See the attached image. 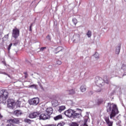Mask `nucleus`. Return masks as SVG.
<instances>
[{
    "instance_id": "nucleus-1",
    "label": "nucleus",
    "mask_w": 126,
    "mask_h": 126,
    "mask_svg": "<svg viewBox=\"0 0 126 126\" xmlns=\"http://www.w3.org/2000/svg\"><path fill=\"white\" fill-rule=\"evenodd\" d=\"M106 108L107 113L111 112L110 114L109 115L110 119H111V120L114 119L116 115H118V114L120 113V111H119V109L117 107V105L116 104L108 103Z\"/></svg>"
},
{
    "instance_id": "nucleus-2",
    "label": "nucleus",
    "mask_w": 126,
    "mask_h": 126,
    "mask_svg": "<svg viewBox=\"0 0 126 126\" xmlns=\"http://www.w3.org/2000/svg\"><path fill=\"white\" fill-rule=\"evenodd\" d=\"M8 98V92L6 90L0 91V104H5Z\"/></svg>"
},
{
    "instance_id": "nucleus-3",
    "label": "nucleus",
    "mask_w": 126,
    "mask_h": 126,
    "mask_svg": "<svg viewBox=\"0 0 126 126\" xmlns=\"http://www.w3.org/2000/svg\"><path fill=\"white\" fill-rule=\"evenodd\" d=\"M20 35V31L19 29L17 28L16 27H15L12 30V37L14 38V39H17L19 35Z\"/></svg>"
},
{
    "instance_id": "nucleus-4",
    "label": "nucleus",
    "mask_w": 126,
    "mask_h": 126,
    "mask_svg": "<svg viewBox=\"0 0 126 126\" xmlns=\"http://www.w3.org/2000/svg\"><path fill=\"white\" fill-rule=\"evenodd\" d=\"M39 102H40V99L38 97L32 98L29 101L30 105H34V106H37L39 104Z\"/></svg>"
},
{
    "instance_id": "nucleus-5",
    "label": "nucleus",
    "mask_w": 126,
    "mask_h": 126,
    "mask_svg": "<svg viewBox=\"0 0 126 126\" xmlns=\"http://www.w3.org/2000/svg\"><path fill=\"white\" fill-rule=\"evenodd\" d=\"M95 82L97 86H102L103 83H104V80L100 77H96L95 78Z\"/></svg>"
},
{
    "instance_id": "nucleus-6",
    "label": "nucleus",
    "mask_w": 126,
    "mask_h": 126,
    "mask_svg": "<svg viewBox=\"0 0 126 126\" xmlns=\"http://www.w3.org/2000/svg\"><path fill=\"white\" fill-rule=\"evenodd\" d=\"M15 106V101L11 98L7 100V106L10 109H13V107Z\"/></svg>"
},
{
    "instance_id": "nucleus-7",
    "label": "nucleus",
    "mask_w": 126,
    "mask_h": 126,
    "mask_svg": "<svg viewBox=\"0 0 126 126\" xmlns=\"http://www.w3.org/2000/svg\"><path fill=\"white\" fill-rule=\"evenodd\" d=\"M39 115L40 113H39V112H34L30 113L28 117L30 119H35L37 118V117H39Z\"/></svg>"
},
{
    "instance_id": "nucleus-8",
    "label": "nucleus",
    "mask_w": 126,
    "mask_h": 126,
    "mask_svg": "<svg viewBox=\"0 0 126 126\" xmlns=\"http://www.w3.org/2000/svg\"><path fill=\"white\" fill-rule=\"evenodd\" d=\"M49 119H50V116H49V114H47V113H42L39 115V120L45 121Z\"/></svg>"
},
{
    "instance_id": "nucleus-9",
    "label": "nucleus",
    "mask_w": 126,
    "mask_h": 126,
    "mask_svg": "<svg viewBox=\"0 0 126 126\" xmlns=\"http://www.w3.org/2000/svg\"><path fill=\"white\" fill-rule=\"evenodd\" d=\"M7 123H12V124H15L16 125H19L20 124V121L18 118H14L7 120Z\"/></svg>"
},
{
    "instance_id": "nucleus-10",
    "label": "nucleus",
    "mask_w": 126,
    "mask_h": 126,
    "mask_svg": "<svg viewBox=\"0 0 126 126\" xmlns=\"http://www.w3.org/2000/svg\"><path fill=\"white\" fill-rule=\"evenodd\" d=\"M64 115L66 116V117H68L69 118H71L72 117L73 114H74L73 110L72 109H68L67 111H65L64 112Z\"/></svg>"
},
{
    "instance_id": "nucleus-11",
    "label": "nucleus",
    "mask_w": 126,
    "mask_h": 126,
    "mask_svg": "<svg viewBox=\"0 0 126 126\" xmlns=\"http://www.w3.org/2000/svg\"><path fill=\"white\" fill-rule=\"evenodd\" d=\"M104 120H105L108 126H113L114 122L110 121V119L109 118V117H105L104 118Z\"/></svg>"
},
{
    "instance_id": "nucleus-12",
    "label": "nucleus",
    "mask_w": 126,
    "mask_h": 126,
    "mask_svg": "<svg viewBox=\"0 0 126 126\" xmlns=\"http://www.w3.org/2000/svg\"><path fill=\"white\" fill-rule=\"evenodd\" d=\"M53 108L52 107H48L46 109V112L47 113V115H49V117L53 114Z\"/></svg>"
},
{
    "instance_id": "nucleus-13",
    "label": "nucleus",
    "mask_w": 126,
    "mask_h": 126,
    "mask_svg": "<svg viewBox=\"0 0 126 126\" xmlns=\"http://www.w3.org/2000/svg\"><path fill=\"white\" fill-rule=\"evenodd\" d=\"M14 115H15V116H17V117H19V116H21L22 115V112H21V110H15L13 112Z\"/></svg>"
},
{
    "instance_id": "nucleus-14",
    "label": "nucleus",
    "mask_w": 126,
    "mask_h": 126,
    "mask_svg": "<svg viewBox=\"0 0 126 126\" xmlns=\"http://www.w3.org/2000/svg\"><path fill=\"white\" fill-rule=\"evenodd\" d=\"M63 50V47L62 46H59L55 49V54H58V53H60V52H62Z\"/></svg>"
},
{
    "instance_id": "nucleus-15",
    "label": "nucleus",
    "mask_w": 126,
    "mask_h": 126,
    "mask_svg": "<svg viewBox=\"0 0 126 126\" xmlns=\"http://www.w3.org/2000/svg\"><path fill=\"white\" fill-rule=\"evenodd\" d=\"M54 121H59V120H62L63 119V115H59L54 117Z\"/></svg>"
},
{
    "instance_id": "nucleus-16",
    "label": "nucleus",
    "mask_w": 126,
    "mask_h": 126,
    "mask_svg": "<svg viewBox=\"0 0 126 126\" xmlns=\"http://www.w3.org/2000/svg\"><path fill=\"white\" fill-rule=\"evenodd\" d=\"M69 95H74L75 94V91L74 89H71L67 91Z\"/></svg>"
},
{
    "instance_id": "nucleus-17",
    "label": "nucleus",
    "mask_w": 126,
    "mask_h": 126,
    "mask_svg": "<svg viewBox=\"0 0 126 126\" xmlns=\"http://www.w3.org/2000/svg\"><path fill=\"white\" fill-rule=\"evenodd\" d=\"M64 110H65V106H59L58 112H59V113H62V112H63V111H64Z\"/></svg>"
},
{
    "instance_id": "nucleus-18",
    "label": "nucleus",
    "mask_w": 126,
    "mask_h": 126,
    "mask_svg": "<svg viewBox=\"0 0 126 126\" xmlns=\"http://www.w3.org/2000/svg\"><path fill=\"white\" fill-rule=\"evenodd\" d=\"M80 89L81 92H85V91H86V85H82L80 87Z\"/></svg>"
},
{
    "instance_id": "nucleus-19",
    "label": "nucleus",
    "mask_w": 126,
    "mask_h": 126,
    "mask_svg": "<svg viewBox=\"0 0 126 126\" xmlns=\"http://www.w3.org/2000/svg\"><path fill=\"white\" fill-rule=\"evenodd\" d=\"M17 106H18V107H23V102L21 101L18 100L17 101Z\"/></svg>"
},
{
    "instance_id": "nucleus-20",
    "label": "nucleus",
    "mask_w": 126,
    "mask_h": 126,
    "mask_svg": "<svg viewBox=\"0 0 126 126\" xmlns=\"http://www.w3.org/2000/svg\"><path fill=\"white\" fill-rule=\"evenodd\" d=\"M120 51H121V45L117 47V49H116V54L117 55H119V54H120Z\"/></svg>"
},
{
    "instance_id": "nucleus-21",
    "label": "nucleus",
    "mask_w": 126,
    "mask_h": 126,
    "mask_svg": "<svg viewBox=\"0 0 126 126\" xmlns=\"http://www.w3.org/2000/svg\"><path fill=\"white\" fill-rule=\"evenodd\" d=\"M25 123H27L28 124H31L32 123V120L26 118L24 119Z\"/></svg>"
},
{
    "instance_id": "nucleus-22",
    "label": "nucleus",
    "mask_w": 126,
    "mask_h": 126,
    "mask_svg": "<svg viewBox=\"0 0 126 126\" xmlns=\"http://www.w3.org/2000/svg\"><path fill=\"white\" fill-rule=\"evenodd\" d=\"M52 104L53 105V106H57L58 105V100H53L51 102Z\"/></svg>"
},
{
    "instance_id": "nucleus-23",
    "label": "nucleus",
    "mask_w": 126,
    "mask_h": 126,
    "mask_svg": "<svg viewBox=\"0 0 126 126\" xmlns=\"http://www.w3.org/2000/svg\"><path fill=\"white\" fill-rule=\"evenodd\" d=\"M92 32H91V31H88V32H87V36H88V37H89V38H90V37H91V36H92Z\"/></svg>"
},
{
    "instance_id": "nucleus-24",
    "label": "nucleus",
    "mask_w": 126,
    "mask_h": 126,
    "mask_svg": "<svg viewBox=\"0 0 126 126\" xmlns=\"http://www.w3.org/2000/svg\"><path fill=\"white\" fill-rule=\"evenodd\" d=\"M73 113L72 114V117H78L79 116V114L75 113V111L73 110Z\"/></svg>"
},
{
    "instance_id": "nucleus-25",
    "label": "nucleus",
    "mask_w": 126,
    "mask_h": 126,
    "mask_svg": "<svg viewBox=\"0 0 126 126\" xmlns=\"http://www.w3.org/2000/svg\"><path fill=\"white\" fill-rule=\"evenodd\" d=\"M104 102V100L103 99H99L98 100L97 103L98 105H100L101 103H103Z\"/></svg>"
},
{
    "instance_id": "nucleus-26",
    "label": "nucleus",
    "mask_w": 126,
    "mask_h": 126,
    "mask_svg": "<svg viewBox=\"0 0 126 126\" xmlns=\"http://www.w3.org/2000/svg\"><path fill=\"white\" fill-rule=\"evenodd\" d=\"M72 22H73L74 24L76 25V24H77V20L75 18H73L72 19Z\"/></svg>"
},
{
    "instance_id": "nucleus-27",
    "label": "nucleus",
    "mask_w": 126,
    "mask_h": 126,
    "mask_svg": "<svg viewBox=\"0 0 126 126\" xmlns=\"http://www.w3.org/2000/svg\"><path fill=\"white\" fill-rule=\"evenodd\" d=\"M70 126H79V125H78V124H77V123H76L75 122H73L71 124Z\"/></svg>"
},
{
    "instance_id": "nucleus-28",
    "label": "nucleus",
    "mask_w": 126,
    "mask_h": 126,
    "mask_svg": "<svg viewBox=\"0 0 126 126\" xmlns=\"http://www.w3.org/2000/svg\"><path fill=\"white\" fill-rule=\"evenodd\" d=\"M19 43V40H16L15 41V42L13 43L14 46H16L17 45H18V43Z\"/></svg>"
},
{
    "instance_id": "nucleus-29",
    "label": "nucleus",
    "mask_w": 126,
    "mask_h": 126,
    "mask_svg": "<svg viewBox=\"0 0 126 126\" xmlns=\"http://www.w3.org/2000/svg\"><path fill=\"white\" fill-rule=\"evenodd\" d=\"M12 46V43H10L8 47V53H9L10 51V49H11V46Z\"/></svg>"
},
{
    "instance_id": "nucleus-30",
    "label": "nucleus",
    "mask_w": 126,
    "mask_h": 126,
    "mask_svg": "<svg viewBox=\"0 0 126 126\" xmlns=\"http://www.w3.org/2000/svg\"><path fill=\"white\" fill-rule=\"evenodd\" d=\"M64 126V124H63V123H62V122L58 123V124L57 125V126Z\"/></svg>"
},
{
    "instance_id": "nucleus-31",
    "label": "nucleus",
    "mask_w": 126,
    "mask_h": 126,
    "mask_svg": "<svg viewBox=\"0 0 126 126\" xmlns=\"http://www.w3.org/2000/svg\"><path fill=\"white\" fill-rule=\"evenodd\" d=\"M24 74H25V78H27V77H28V74H27V72H24Z\"/></svg>"
},
{
    "instance_id": "nucleus-32",
    "label": "nucleus",
    "mask_w": 126,
    "mask_h": 126,
    "mask_svg": "<svg viewBox=\"0 0 126 126\" xmlns=\"http://www.w3.org/2000/svg\"><path fill=\"white\" fill-rule=\"evenodd\" d=\"M13 123H9V124H7L6 126H15V125H13Z\"/></svg>"
},
{
    "instance_id": "nucleus-33",
    "label": "nucleus",
    "mask_w": 126,
    "mask_h": 126,
    "mask_svg": "<svg viewBox=\"0 0 126 126\" xmlns=\"http://www.w3.org/2000/svg\"><path fill=\"white\" fill-rule=\"evenodd\" d=\"M62 64V62L61 61L58 60L57 61V64H59V65Z\"/></svg>"
},
{
    "instance_id": "nucleus-34",
    "label": "nucleus",
    "mask_w": 126,
    "mask_h": 126,
    "mask_svg": "<svg viewBox=\"0 0 126 126\" xmlns=\"http://www.w3.org/2000/svg\"><path fill=\"white\" fill-rule=\"evenodd\" d=\"M107 77L106 75L103 76V80H104V82H105V80H107Z\"/></svg>"
},
{
    "instance_id": "nucleus-35",
    "label": "nucleus",
    "mask_w": 126,
    "mask_h": 126,
    "mask_svg": "<svg viewBox=\"0 0 126 126\" xmlns=\"http://www.w3.org/2000/svg\"><path fill=\"white\" fill-rule=\"evenodd\" d=\"M80 126H88L86 122H84V124H82Z\"/></svg>"
},
{
    "instance_id": "nucleus-36",
    "label": "nucleus",
    "mask_w": 126,
    "mask_h": 126,
    "mask_svg": "<svg viewBox=\"0 0 126 126\" xmlns=\"http://www.w3.org/2000/svg\"><path fill=\"white\" fill-rule=\"evenodd\" d=\"M45 126H57V125L56 124H49Z\"/></svg>"
},
{
    "instance_id": "nucleus-37",
    "label": "nucleus",
    "mask_w": 126,
    "mask_h": 126,
    "mask_svg": "<svg viewBox=\"0 0 126 126\" xmlns=\"http://www.w3.org/2000/svg\"><path fill=\"white\" fill-rule=\"evenodd\" d=\"M32 26H33V24H31V26H30V31H32Z\"/></svg>"
},
{
    "instance_id": "nucleus-38",
    "label": "nucleus",
    "mask_w": 126,
    "mask_h": 126,
    "mask_svg": "<svg viewBox=\"0 0 126 126\" xmlns=\"http://www.w3.org/2000/svg\"><path fill=\"white\" fill-rule=\"evenodd\" d=\"M46 38H47V39H48V40H51V36H50V35H48L46 36Z\"/></svg>"
},
{
    "instance_id": "nucleus-39",
    "label": "nucleus",
    "mask_w": 126,
    "mask_h": 126,
    "mask_svg": "<svg viewBox=\"0 0 126 126\" xmlns=\"http://www.w3.org/2000/svg\"><path fill=\"white\" fill-rule=\"evenodd\" d=\"M2 118H3V116H2V115H1V114L0 113V119L1 120Z\"/></svg>"
},
{
    "instance_id": "nucleus-40",
    "label": "nucleus",
    "mask_w": 126,
    "mask_h": 126,
    "mask_svg": "<svg viewBox=\"0 0 126 126\" xmlns=\"http://www.w3.org/2000/svg\"><path fill=\"white\" fill-rule=\"evenodd\" d=\"M44 49H46V47H41L40 48V51H43Z\"/></svg>"
},
{
    "instance_id": "nucleus-41",
    "label": "nucleus",
    "mask_w": 126,
    "mask_h": 126,
    "mask_svg": "<svg viewBox=\"0 0 126 126\" xmlns=\"http://www.w3.org/2000/svg\"><path fill=\"white\" fill-rule=\"evenodd\" d=\"M121 123H122V122L121 121V120H119L118 122V125H121Z\"/></svg>"
},
{
    "instance_id": "nucleus-42",
    "label": "nucleus",
    "mask_w": 126,
    "mask_h": 126,
    "mask_svg": "<svg viewBox=\"0 0 126 126\" xmlns=\"http://www.w3.org/2000/svg\"><path fill=\"white\" fill-rule=\"evenodd\" d=\"M90 94H93V92L91 91V92H90Z\"/></svg>"
},
{
    "instance_id": "nucleus-43",
    "label": "nucleus",
    "mask_w": 126,
    "mask_h": 126,
    "mask_svg": "<svg viewBox=\"0 0 126 126\" xmlns=\"http://www.w3.org/2000/svg\"><path fill=\"white\" fill-rule=\"evenodd\" d=\"M96 59H99V55L97 56V57H95Z\"/></svg>"
},
{
    "instance_id": "nucleus-44",
    "label": "nucleus",
    "mask_w": 126,
    "mask_h": 126,
    "mask_svg": "<svg viewBox=\"0 0 126 126\" xmlns=\"http://www.w3.org/2000/svg\"><path fill=\"white\" fill-rule=\"evenodd\" d=\"M96 55H97V54L95 53L94 55L95 57H96Z\"/></svg>"
},
{
    "instance_id": "nucleus-45",
    "label": "nucleus",
    "mask_w": 126,
    "mask_h": 126,
    "mask_svg": "<svg viewBox=\"0 0 126 126\" xmlns=\"http://www.w3.org/2000/svg\"><path fill=\"white\" fill-rule=\"evenodd\" d=\"M4 74H6V75H7V74H6V73H4Z\"/></svg>"
},
{
    "instance_id": "nucleus-46",
    "label": "nucleus",
    "mask_w": 126,
    "mask_h": 126,
    "mask_svg": "<svg viewBox=\"0 0 126 126\" xmlns=\"http://www.w3.org/2000/svg\"><path fill=\"white\" fill-rule=\"evenodd\" d=\"M7 36H8V34H7Z\"/></svg>"
}]
</instances>
